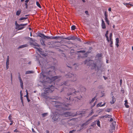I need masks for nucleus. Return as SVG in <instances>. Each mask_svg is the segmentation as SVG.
Wrapping results in <instances>:
<instances>
[{"label": "nucleus", "mask_w": 133, "mask_h": 133, "mask_svg": "<svg viewBox=\"0 0 133 133\" xmlns=\"http://www.w3.org/2000/svg\"><path fill=\"white\" fill-rule=\"evenodd\" d=\"M45 73L44 72H42L40 73L41 76H42L43 79L42 81H41L43 83H49V84L45 86L44 87V91L43 93L42 94V95L44 98L47 99L48 97L46 95L49 94V93L52 92L54 90L55 87L51 84V83L53 82L54 81L59 77L58 76L48 77L47 76L45 75Z\"/></svg>", "instance_id": "1"}, {"label": "nucleus", "mask_w": 133, "mask_h": 133, "mask_svg": "<svg viewBox=\"0 0 133 133\" xmlns=\"http://www.w3.org/2000/svg\"><path fill=\"white\" fill-rule=\"evenodd\" d=\"M70 104L69 103H66L63 102L62 103L61 105H55V107L58 109V111L55 112L53 114L52 119L54 121H56L59 117L61 115V111L69 110L70 109V108L68 107Z\"/></svg>", "instance_id": "2"}, {"label": "nucleus", "mask_w": 133, "mask_h": 133, "mask_svg": "<svg viewBox=\"0 0 133 133\" xmlns=\"http://www.w3.org/2000/svg\"><path fill=\"white\" fill-rule=\"evenodd\" d=\"M70 91L71 92L68 93L66 96V97L64 98L65 101L69 103L70 102L71 100L72 99L73 96L76 95L77 92H79V90L76 91L75 89L73 88L70 89Z\"/></svg>", "instance_id": "3"}, {"label": "nucleus", "mask_w": 133, "mask_h": 133, "mask_svg": "<svg viewBox=\"0 0 133 133\" xmlns=\"http://www.w3.org/2000/svg\"><path fill=\"white\" fill-rule=\"evenodd\" d=\"M15 29L19 31L23 29L24 28L25 25L24 24H18L17 21L15 22Z\"/></svg>", "instance_id": "4"}, {"label": "nucleus", "mask_w": 133, "mask_h": 133, "mask_svg": "<svg viewBox=\"0 0 133 133\" xmlns=\"http://www.w3.org/2000/svg\"><path fill=\"white\" fill-rule=\"evenodd\" d=\"M33 47L36 49L39 53L41 55H42L43 57H45L47 55V54L42 49L40 48H38L36 47Z\"/></svg>", "instance_id": "5"}, {"label": "nucleus", "mask_w": 133, "mask_h": 133, "mask_svg": "<svg viewBox=\"0 0 133 133\" xmlns=\"http://www.w3.org/2000/svg\"><path fill=\"white\" fill-rule=\"evenodd\" d=\"M63 111H61V115L62 116H65V117H68L69 116H70L72 115V114L71 112H64Z\"/></svg>", "instance_id": "6"}, {"label": "nucleus", "mask_w": 133, "mask_h": 133, "mask_svg": "<svg viewBox=\"0 0 133 133\" xmlns=\"http://www.w3.org/2000/svg\"><path fill=\"white\" fill-rule=\"evenodd\" d=\"M88 65L91 66L92 69H96L97 66V63L96 62H90L88 64Z\"/></svg>", "instance_id": "7"}, {"label": "nucleus", "mask_w": 133, "mask_h": 133, "mask_svg": "<svg viewBox=\"0 0 133 133\" xmlns=\"http://www.w3.org/2000/svg\"><path fill=\"white\" fill-rule=\"evenodd\" d=\"M37 37H41L42 39L44 38V39L45 35L39 32H38L36 33Z\"/></svg>", "instance_id": "8"}, {"label": "nucleus", "mask_w": 133, "mask_h": 133, "mask_svg": "<svg viewBox=\"0 0 133 133\" xmlns=\"http://www.w3.org/2000/svg\"><path fill=\"white\" fill-rule=\"evenodd\" d=\"M65 76L66 78H71L74 77V75L71 73H69L65 74Z\"/></svg>", "instance_id": "9"}, {"label": "nucleus", "mask_w": 133, "mask_h": 133, "mask_svg": "<svg viewBox=\"0 0 133 133\" xmlns=\"http://www.w3.org/2000/svg\"><path fill=\"white\" fill-rule=\"evenodd\" d=\"M63 36H53V39H63Z\"/></svg>", "instance_id": "10"}, {"label": "nucleus", "mask_w": 133, "mask_h": 133, "mask_svg": "<svg viewBox=\"0 0 133 133\" xmlns=\"http://www.w3.org/2000/svg\"><path fill=\"white\" fill-rule=\"evenodd\" d=\"M30 44L31 45H33L35 47L36 46L39 47H40V45L36 42H31L30 43Z\"/></svg>", "instance_id": "11"}, {"label": "nucleus", "mask_w": 133, "mask_h": 133, "mask_svg": "<svg viewBox=\"0 0 133 133\" xmlns=\"http://www.w3.org/2000/svg\"><path fill=\"white\" fill-rule=\"evenodd\" d=\"M103 56L102 54L101 53H97L95 56V57L96 58H98V59H99L100 57H102Z\"/></svg>", "instance_id": "12"}, {"label": "nucleus", "mask_w": 133, "mask_h": 133, "mask_svg": "<svg viewBox=\"0 0 133 133\" xmlns=\"http://www.w3.org/2000/svg\"><path fill=\"white\" fill-rule=\"evenodd\" d=\"M90 61H94L92 60H91V59H86L84 62V64H86L87 63H88H88H89L90 62H90Z\"/></svg>", "instance_id": "13"}, {"label": "nucleus", "mask_w": 133, "mask_h": 133, "mask_svg": "<svg viewBox=\"0 0 133 133\" xmlns=\"http://www.w3.org/2000/svg\"><path fill=\"white\" fill-rule=\"evenodd\" d=\"M44 39V38L41 39L40 40V41L42 45L45 46L46 45L45 44V41Z\"/></svg>", "instance_id": "14"}, {"label": "nucleus", "mask_w": 133, "mask_h": 133, "mask_svg": "<svg viewBox=\"0 0 133 133\" xmlns=\"http://www.w3.org/2000/svg\"><path fill=\"white\" fill-rule=\"evenodd\" d=\"M28 46V45L27 44H23L22 45H20L18 48V49L22 48L25 47H27Z\"/></svg>", "instance_id": "15"}, {"label": "nucleus", "mask_w": 133, "mask_h": 133, "mask_svg": "<svg viewBox=\"0 0 133 133\" xmlns=\"http://www.w3.org/2000/svg\"><path fill=\"white\" fill-rule=\"evenodd\" d=\"M18 78L19 79L20 83L23 82L21 78V75L20 72H18Z\"/></svg>", "instance_id": "16"}, {"label": "nucleus", "mask_w": 133, "mask_h": 133, "mask_svg": "<svg viewBox=\"0 0 133 133\" xmlns=\"http://www.w3.org/2000/svg\"><path fill=\"white\" fill-rule=\"evenodd\" d=\"M34 73V71L32 70H28L25 72V74H33Z\"/></svg>", "instance_id": "17"}, {"label": "nucleus", "mask_w": 133, "mask_h": 133, "mask_svg": "<svg viewBox=\"0 0 133 133\" xmlns=\"http://www.w3.org/2000/svg\"><path fill=\"white\" fill-rule=\"evenodd\" d=\"M112 102L111 101H110V102L111 104H114L115 101V98L113 96H112Z\"/></svg>", "instance_id": "18"}, {"label": "nucleus", "mask_w": 133, "mask_h": 133, "mask_svg": "<svg viewBox=\"0 0 133 133\" xmlns=\"http://www.w3.org/2000/svg\"><path fill=\"white\" fill-rule=\"evenodd\" d=\"M96 125V121H95L94 122H92L91 125L90 127H92L93 128H94L95 126Z\"/></svg>", "instance_id": "19"}, {"label": "nucleus", "mask_w": 133, "mask_h": 133, "mask_svg": "<svg viewBox=\"0 0 133 133\" xmlns=\"http://www.w3.org/2000/svg\"><path fill=\"white\" fill-rule=\"evenodd\" d=\"M130 3H131L130 2H129V3H125V2H124L123 4L124 5L126 6V7H127V6H128V5H129L130 6H133V5L132 4H131Z\"/></svg>", "instance_id": "20"}, {"label": "nucleus", "mask_w": 133, "mask_h": 133, "mask_svg": "<svg viewBox=\"0 0 133 133\" xmlns=\"http://www.w3.org/2000/svg\"><path fill=\"white\" fill-rule=\"evenodd\" d=\"M96 124L97 126H98L99 127L101 128V126L100 125V121L99 120H96Z\"/></svg>", "instance_id": "21"}, {"label": "nucleus", "mask_w": 133, "mask_h": 133, "mask_svg": "<svg viewBox=\"0 0 133 133\" xmlns=\"http://www.w3.org/2000/svg\"><path fill=\"white\" fill-rule=\"evenodd\" d=\"M36 60L37 61L39 64L40 65H41V62L40 61V60L39 59V57L38 56H36Z\"/></svg>", "instance_id": "22"}, {"label": "nucleus", "mask_w": 133, "mask_h": 133, "mask_svg": "<svg viewBox=\"0 0 133 133\" xmlns=\"http://www.w3.org/2000/svg\"><path fill=\"white\" fill-rule=\"evenodd\" d=\"M105 16L104 19H108V15L107 14V12L105 11L104 12Z\"/></svg>", "instance_id": "23"}, {"label": "nucleus", "mask_w": 133, "mask_h": 133, "mask_svg": "<svg viewBox=\"0 0 133 133\" xmlns=\"http://www.w3.org/2000/svg\"><path fill=\"white\" fill-rule=\"evenodd\" d=\"M53 36H45L44 39H52Z\"/></svg>", "instance_id": "24"}, {"label": "nucleus", "mask_w": 133, "mask_h": 133, "mask_svg": "<svg viewBox=\"0 0 133 133\" xmlns=\"http://www.w3.org/2000/svg\"><path fill=\"white\" fill-rule=\"evenodd\" d=\"M28 17H23L20 18L19 19V21H21L24 20H25L27 19Z\"/></svg>", "instance_id": "25"}, {"label": "nucleus", "mask_w": 133, "mask_h": 133, "mask_svg": "<svg viewBox=\"0 0 133 133\" xmlns=\"http://www.w3.org/2000/svg\"><path fill=\"white\" fill-rule=\"evenodd\" d=\"M63 39H66L68 40L69 41L71 40L70 36L65 38L64 37V36H63Z\"/></svg>", "instance_id": "26"}, {"label": "nucleus", "mask_w": 133, "mask_h": 133, "mask_svg": "<svg viewBox=\"0 0 133 133\" xmlns=\"http://www.w3.org/2000/svg\"><path fill=\"white\" fill-rule=\"evenodd\" d=\"M102 28L103 29H104L106 28V26L105 23H101Z\"/></svg>", "instance_id": "27"}, {"label": "nucleus", "mask_w": 133, "mask_h": 133, "mask_svg": "<svg viewBox=\"0 0 133 133\" xmlns=\"http://www.w3.org/2000/svg\"><path fill=\"white\" fill-rule=\"evenodd\" d=\"M21 10H20L17 11L16 13V15L17 16H19L21 13Z\"/></svg>", "instance_id": "28"}, {"label": "nucleus", "mask_w": 133, "mask_h": 133, "mask_svg": "<svg viewBox=\"0 0 133 133\" xmlns=\"http://www.w3.org/2000/svg\"><path fill=\"white\" fill-rule=\"evenodd\" d=\"M96 96H95L89 102V103L91 104V103H92L96 99Z\"/></svg>", "instance_id": "29"}, {"label": "nucleus", "mask_w": 133, "mask_h": 133, "mask_svg": "<svg viewBox=\"0 0 133 133\" xmlns=\"http://www.w3.org/2000/svg\"><path fill=\"white\" fill-rule=\"evenodd\" d=\"M48 114V113L46 112L43 113L42 114V116L43 117H44L47 116Z\"/></svg>", "instance_id": "30"}, {"label": "nucleus", "mask_w": 133, "mask_h": 133, "mask_svg": "<svg viewBox=\"0 0 133 133\" xmlns=\"http://www.w3.org/2000/svg\"><path fill=\"white\" fill-rule=\"evenodd\" d=\"M71 40H75L76 39H77V37H75L74 36H71Z\"/></svg>", "instance_id": "31"}, {"label": "nucleus", "mask_w": 133, "mask_h": 133, "mask_svg": "<svg viewBox=\"0 0 133 133\" xmlns=\"http://www.w3.org/2000/svg\"><path fill=\"white\" fill-rule=\"evenodd\" d=\"M36 4L37 6H38L39 8H41V6L40 4H39V2L38 1H37L36 2Z\"/></svg>", "instance_id": "32"}, {"label": "nucleus", "mask_w": 133, "mask_h": 133, "mask_svg": "<svg viewBox=\"0 0 133 133\" xmlns=\"http://www.w3.org/2000/svg\"><path fill=\"white\" fill-rule=\"evenodd\" d=\"M85 51L84 50H79V51H77V52L78 53H85Z\"/></svg>", "instance_id": "33"}, {"label": "nucleus", "mask_w": 133, "mask_h": 133, "mask_svg": "<svg viewBox=\"0 0 133 133\" xmlns=\"http://www.w3.org/2000/svg\"><path fill=\"white\" fill-rule=\"evenodd\" d=\"M20 99L21 100V102L22 103L23 106H24V105L23 99V97L22 96H20Z\"/></svg>", "instance_id": "34"}, {"label": "nucleus", "mask_w": 133, "mask_h": 133, "mask_svg": "<svg viewBox=\"0 0 133 133\" xmlns=\"http://www.w3.org/2000/svg\"><path fill=\"white\" fill-rule=\"evenodd\" d=\"M67 83V82L66 81H65L62 82L61 83V85H66V84Z\"/></svg>", "instance_id": "35"}, {"label": "nucleus", "mask_w": 133, "mask_h": 133, "mask_svg": "<svg viewBox=\"0 0 133 133\" xmlns=\"http://www.w3.org/2000/svg\"><path fill=\"white\" fill-rule=\"evenodd\" d=\"M71 29L72 30H74L76 29V27L75 25H73L71 27Z\"/></svg>", "instance_id": "36"}, {"label": "nucleus", "mask_w": 133, "mask_h": 133, "mask_svg": "<svg viewBox=\"0 0 133 133\" xmlns=\"http://www.w3.org/2000/svg\"><path fill=\"white\" fill-rule=\"evenodd\" d=\"M105 117L106 118H110L112 117V116L111 115L106 114L105 115Z\"/></svg>", "instance_id": "37"}, {"label": "nucleus", "mask_w": 133, "mask_h": 133, "mask_svg": "<svg viewBox=\"0 0 133 133\" xmlns=\"http://www.w3.org/2000/svg\"><path fill=\"white\" fill-rule=\"evenodd\" d=\"M110 47L112 48H113V41H110V43L109 44Z\"/></svg>", "instance_id": "38"}, {"label": "nucleus", "mask_w": 133, "mask_h": 133, "mask_svg": "<svg viewBox=\"0 0 133 133\" xmlns=\"http://www.w3.org/2000/svg\"><path fill=\"white\" fill-rule=\"evenodd\" d=\"M109 32V31L107 30L106 31V33L105 35V37H106V38H107L109 37L108 36V34Z\"/></svg>", "instance_id": "39"}, {"label": "nucleus", "mask_w": 133, "mask_h": 133, "mask_svg": "<svg viewBox=\"0 0 133 133\" xmlns=\"http://www.w3.org/2000/svg\"><path fill=\"white\" fill-rule=\"evenodd\" d=\"M91 42H91L88 41L85 42L84 43V44H88V45H91Z\"/></svg>", "instance_id": "40"}, {"label": "nucleus", "mask_w": 133, "mask_h": 133, "mask_svg": "<svg viewBox=\"0 0 133 133\" xmlns=\"http://www.w3.org/2000/svg\"><path fill=\"white\" fill-rule=\"evenodd\" d=\"M119 39L118 37L116 38L115 39V43H119Z\"/></svg>", "instance_id": "41"}, {"label": "nucleus", "mask_w": 133, "mask_h": 133, "mask_svg": "<svg viewBox=\"0 0 133 133\" xmlns=\"http://www.w3.org/2000/svg\"><path fill=\"white\" fill-rule=\"evenodd\" d=\"M102 103V102H101L99 103H98L96 105L97 107H101V105Z\"/></svg>", "instance_id": "42"}, {"label": "nucleus", "mask_w": 133, "mask_h": 133, "mask_svg": "<svg viewBox=\"0 0 133 133\" xmlns=\"http://www.w3.org/2000/svg\"><path fill=\"white\" fill-rule=\"evenodd\" d=\"M105 21L108 25L109 24V21L108 19H105Z\"/></svg>", "instance_id": "43"}, {"label": "nucleus", "mask_w": 133, "mask_h": 133, "mask_svg": "<svg viewBox=\"0 0 133 133\" xmlns=\"http://www.w3.org/2000/svg\"><path fill=\"white\" fill-rule=\"evenodd\" d=\"M88 124L85 122V123L82 124V126H83V127L84 126H86Z\"/></svg>", "instance_id": "44"}, {"label": "nucleus", "mask_w": 133, "mask_h": 133, "mask_svg": "<svg viewBox=\"0 0 133 133\" xmlns=\"http://www.w3.org/2000/svg\"><path fill=\"white\" fill-rule=\"evenodd\" d=\"M112 127H111V129L112 130H115V125L113 123H112Z\"/></svg>", "instance_id": "45"}, {"label": "nucleus", "mask_w": 133, "mask_h": 133, "mask_svg": "<svg viewBox=\"0 0 133 133\" xmlns=\"http://www.w3.org/2000/svg\"><path fill=\"white\" fill-rule=\"evenodd\" d=\"M101 65H100L99 66H97H97L96 67V68H97V71H99L100 70V69L101 68Z\"/></svg>", "instance_id": "46"}, {"label": "nucleus", "mask_w": 133, "mask_h": 133, "mask_svg": "<svg viewBox=\"0 0 133 133\" xmlns=\"http://www.w3.org/2000/svg\"><path fill=\"white\" fill-rule=\"evenodd\" d=\"M92 119V118H91V117L89 119H88L87 121H86V122L88 124H89V122Z\"/></svg>", "instance_id": "47"}, {"label": "nucleus", "mask_w": 133, "mask_h": 133, "mask_svg": "<svg viewBox=\"0 0 133 133\" xmlns=\"http://www.w3.org/2000/svg\"><path fill=\"white\" fill-rule=\"evenodd\" d=\"M111 110V108H107L106 110H105V111L107 112H109Z\"/></svg>", "instance_id": "48"}, {"label": "nucleus", "mask_w": 133, "mask_h": 133, "mask_svg": "<svg viewBox=\"0 0 133 133\" xmlns=\"http://www.w3.org/2000/svg\"><path fill=\"white\" fill-rule=\"evenodd\" d=\"M21 87L22 89H23V82L20 83Z\"/></svg>", "instance_id": "49"}, {"label": "nucleus", "mask_w": 133, "mask_h": 133, "mask_svg": "<svg viewBox=\"0 0 133 133\" xmlns=\"http://www.w3.org/2000/svg\"><path fill=\"white\" fill-rule=\"evenodd\" d=\"M128 103H124V105L125 106V107L127 108H128L129 107V106L128 104Z\"/></svg>", "instance_id": "50"}, {"label": "nucleus", "mask_w": 133, "mask_h": 133, "mask_svg": "<svg viewBox=\"0 0 133 133\" xmlns=\"http://www.w3.org/2000/svg\"><path fill=\"white\" fill-rule=\"evenodd\" d=\"M91 112H90L89 114V115H88V116H91L92 114H93L94 113L93 111L92 110H91Z\"/></svg>", "instance_id": "51"}, {"label": "nucleus", "mask_w": 133, "mask_h": 133, "mask_svg": "<svg viewBox=\"0 0 133 133\" xmlns=\"http://www.w3.org/2000/svg\"><path fill=\"white\" fill-rule=\"evenodd\" d=\"M76 130L73 129L71 130H70L69 131V133H73V132L75 131Z\"/></svg>", "instance_id": "52"}, {"label": "nucleus", "mask_w": 133, "mask_h": 133, "mask_svg": "<svg viewBox=\"0 0 133 133\" xmlns=\"http://www.w3.org/2000/svg\"><path fill=\"white\" fill-rule=\"evenodd\" d=\"M85 13L86 14V15H88L89 16V14L88 11L87 10H86L85 11Z\"/></svg>", "instance_id": "53"}, {"label": "nucleus", "mask_w": 133, "mask_h": 133, "mask_svg": "<svg viewBox=\"0 0 133 133\" xmlns=\"http://www.w3.org/2000/svg\"><path fill=\"white\" fill-rule=\"evenodd\" d=\"M28 3H25V8L26 9H27L28 8Z\"/></svg>", "instance_id": "54"}, {"label": "nucleus", "mask_w": 133, "mask_h": 133, "mask_svg": "<svg viewBox=\"0 0 133 133\" xmlns=\"http://www.w3.org/2000/svg\"><path fill=\"white\" fill-rule=\"evenodd\" d=\"M122 83V80L121 79L120 80V86L121 87Z\"/></svg>", "instance_id": "55"}, {"label": "nucleus", "mask_w": 133, "mask_h": 133, "mask_svg": "<svg viewBox=\"0 0 133 133\" xmlns=\"http://www.w3.org/2000/svg\"><path fill=\"white\" fill-rule=\"evenodd\" d=\"M12 116L11 114H10L8 116V118L9 120H10L11 119Z\"/></svg>", "instance_id": "56"}, {"label": "nucleus", "mask_w": 133, "mask_h": 133, "mask_svg": "<svg viewBox=\"0 0 133 133\" xmlns=\"http://www.w3.org/2000/svg\"><path fill=\"white\" fill-rule=\"evenodd\" d=\"M88 54L87 53V52H86V53H85L84 54V55L85 56V57H87L88 56Z\"/></svg>", "instance_id": "57"}, {"label": "nucleus", "mask_w": 133, "mask_h": 133, "mask_svg": "<svg viewBox=\"0 0 133 133\" xmlns=\"http://www.w3.org/2000/svg\"><path fill=\"white\" fill-rule=\"evenodd\" d=\"M9 56H7L6 62H9Z\"/></svg>", "instance_id": "58"}, {"label": "nucleus", "mask_w": 133, "mask_h": 133, "mask_svg": "<svg viewBox=\"0 0 133 133\" xmlns=\"http://www.w3.org/2000/svg\"><path fill=\"white\" fill-rule=\"evenodd\" d=\"M24 97H26L27 98V97H29V95H28V93H27V94H26V95H24Z\"/></svg>", "instance_id": "59"}, {"label": "nucleus", "mask_w": 133, "mask_h": 133, "mask_svg": "<svg viewBox=\"0 0 133 133\" xmlns=\"http://www.w3.org/2000/svg\"><path fill=\"white\" fill-rule=\"evenodd\" d=\"M65 89V88L63 87V88L61 90V91H60V92H62L64 91V89Z\"/></svg>", "instance_id": "60"}, {"label": "nucleus", "mask_w": 133, "mask_h": 133, "mask_svg": "<svg viewBox=\"0 0 133 133\" xmlns=\"http://www.w3.org/2000/svg\"><path fill=\"white\" fill-rule=\"evenodd\" d=\"M106 40L107 41V42L108 43H109L110 42V40L109 39V38H106Z\"/></svg>", "instance_id": "61"}, {"label": "nucleus", "mask_w": 133, "mask_h": 133, "mask_svg": "<svg viewBox=\"0 0 133 133\" xmlns=\"http://www.w3.org/2000/svg\"><path fill=\"white\" fill-rule=\"evenodd\" d=\"M97 115H93V116H92V117H91L92 118V119H93L94 117H97Z\"/></svg>", "instance_id": "62"}, {"label": "nucleus", "mask_w": 133, "mask_h": 133, "mask_svg": "<svg viewBox=\"0 0 133 133\" xmlns=\"http://www.w3.org/2000/svg\"><path fill=\"white\" fill-rule=\"evenodd\" d=\"M103 77L104 78V80H106L108 79V77L106 76H103Z\"/></svg>", "instance_id": "63"}, {"label": "nucleus", "mask_w": 133, "mask_h": 133, "mask_svg": "<svg viewBox=\"0 0 133 133\" xmlns=\"http://www.w3.org/2000/svg\"><path fill=\"white\" fill-rule=\"evenodd\" d=\"M96 104V102H95L94 103L93 105H92L91 106V108H93L94 107L95 105Z\"/></svg>", "instance_id": "64"}]
</instances>
